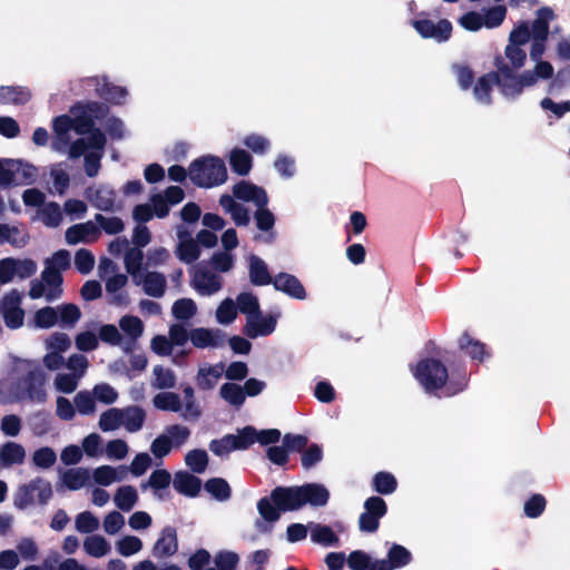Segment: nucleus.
Here are the masks:
<instances>
[{"label":"nucleus","instance_id":"obj_61","mask_svg":"<svg viewBox=\"0 0 570 570\" xmlns=\"http://www.w3.org/2000/svg\"><path fill=\"white\" fill-rule=\"evenodd\" d=\"M154 405L164 411L177 412L180 410L179 396L171 392H161L155 395Z\"/></svg>","mask_w":570,"mask_h":570},{"label":"nucleus","instance_id":"obj_37","mask_svg":"<svg viewBox=\"0 0 570 570\" xmlns=\"http://www.w3.org/2000/svg\"><path fill=\"white\" fill-rule=\"evenodd\" d=\"M49 176L52 181V189L58 195H63L70 185L68 165L66 163H56L49 167Z\"/></svg>","mask_w":570,"mask_h":570},{"label":"nucleus","instance_id":"obj_34","mask_svg":"<svg viewBox=\"0 0 570 570\" xmlns=\"http://www.w3.org/2000/svg\"><path fill=\"white\" fill-rule=\"evenodd\" d=\"M249 279L254 285L263 286L273 283L267 264L256 255L248 256Z\"/></svg>","mask_w":570,"mask_h":570},{"label":"nucleus","instance_id":"obj_46","mask_svg":"<svg viewBox=\"0 0 570 570\" xmlns=\"http://www.w3.org/2000/svg\"><path fill=\"white\" fill-rule=\"evenodd\" d=\"M229 164L233 171L245 176L252 169V156L244 149H233L229 155Z\"/></svg>","mask_w":570,"mask_h":570},{"label":"nucleus","instance_id":"obj_18","mask_svg":"<svg viewBox=\"0 0 570 570\" xmlns=\"http://www.w3.org/2000/svg\"><path fill=\"white\" fill-rule=\"evenodd\" d=\"M412 26L421 37L431 38L438 42L449 40L452 33V23L446 19L434 22L428 18H419L412 21Z\"/></svg>","mask_w":570,"mask_h":570},{"label":"nucleus","instance_id":"obj_26","mask_svg":"<svg viewBox=\"0 0 570 570\" xmlns=\"http://www.w3.org/2000/svg\"><path fill=\"white\" fill-rule=\"evenodd\" d=\"M273 285L277 291L284 292L291 297L304 299L306 292L299 279L287 273H279L275 276Z\"/></svg>","mask_w":570,"mask_h":570},{"label":"nucleus","instance_id":"obj_1","mask_svg":"<svg viewBox=\"0 0 570 570\" xmlns=\"http://www.w3.org/2000/svg\"><path fill=\"white\" fill-rule=\"evenodd\" d=\"M330 498L328 490L318 483H307L301 487L276 488L271 495L275 503L274 507L269 499L259 500L257 508L262 518L267 522H275L279 518V511L298 510L305 504L313 507H323Z\"/></svg>","mask_w":570,"mask_h":570},{"label":"nucleus","instance_id":"obj_24","mask_svg":"<svg viewBox=\"0 0 570 570\" xmlns=\"http://www.w3.org/2000/svg\"><path fill=\"white\" fill-rule=\"evenodd\" d=\"M234 197L244 202L253 203L257 207L267 205L266 191L249 181H239L233 187Z\"/></svg>","mask_w":570,"mask_h":570},{"label":"nucleus","instance_id":"obj_41","mask_svg":"<svg viewBox=\"0 0 570 570\" xmlns=\"http://www.w3.org/2000/svg\"><path fill=\"white\" fill-rule=\"evenodd\" d=\"M225 365L217 363L215 365H204L198 371L197 382L203 389H212L216 385L217 381L223 376Z\"/></svg>","mask_w":570,"mask_h":570},{"label":"nucleus","instance_id":"obj_57","mask_svg":"<svg viewBox=\"0 0 570 570\" xmlns=\"http://www.w3.org/2000/svg\"><path fill=\"white\" fill-rule=\"evenodd\" d=\"M197 306L190 298H181L174 303L171 312L177 321H189L195 316Z\"/></svg>","mask_w":570,"mask_h":570},{"label":"nucleus","instance_id":"obj_44","mask_svg":"<svg viewBox=\"0 0 570 570\" xmlns=\"http://www.w3.org/2000/svg\"><path fill=\"white\" fill-rule=\"evenodd\" d=\"M138 501L137 490L131 485H122L114 495L116 507L122 511H130Z\"/></svg>","mask_w":570,"mask_h":570},{"label":"nucleus","instance_id":"obj_2","mask_svg":"<svg viewBox=\"0 0 570 570\" xmlns=\"http://www.w3.org/2000/svg\"><path fill=\"white\" fill-rule=\"evenodd\" d=\"M106 107L98 102L77 105L71 109L73 118L67 115L58 116L52 121L53 139L51 148L59 154H68L72 145L70 132L73 130L78 135L90 134L94 126V119L102 116Z\"/></svg>","mask_w":570,"mask_h":570},{"label":"nucleus","instance_id":"obj_13","mask_svg":"<svg viewBox=\"0 0 570 570\" xmlns=\"http://www.w3.org/2000/svg\"><path fill=\"white\" fill-rule=\"evenodd\" d=\"M37 272V264L30 258L6 257L0 259V285L11 283L16 277L26 279Z\"/></svg>","mask_w":570,"mask_h":570},{"label":"nucleus","instance_id":"obj_49","mask_svg":"<svg viewBox=\"0 0 570 570\" xmlns=\"http://www.w3.org/2000/svg\"><path fill=\"white\" fill-rule=\"evenodd\" d=\"M219 395L228 404L240 407L245 402V393L240 385L235 383H225L219 389Z\"/></svg>","mask_w":570,"mask_h":570},{"label":"nucleus","instance_id":"obj_29","mask_svg":"<svg viewBox=\"0 0 570 570\" xmlns=\"http://www.w3.org/2000/svg\"><path fill=\"white\" fill-rule=\"evenodd\" d=\"M128 282L125 274H114L106 279V291L111 304L122 306L128 303V295L122 291Z\"/></svg>","mask_w":570,"mask_h":570},{"label":"nucleus","instance_id":"obj_43","mask_svg":"<svg viewBox=\"0 0 570 570\" xmlns=\"http://www.w3.org/2000/svg\"><path fill=\"white\" fill-rule=\"evenodd\" d=\"M38 218L47 227H58L62 222V210L59 204L55 202L46 203L38 210Z\"/></svg>","mask_w":570,"mask_h":570},{"label":"nucleus","instance_id":"obj_38","mask_svg":"<svg viewBox=\"0 0 570 570\" xmlns=\"http://www.w3.org/2000/svg\"><path fill=\"white\" fill-rule=\"evenodd\" d=\"M121 426L130 433L139 431L145 422L146 413L139 406H127L121 409Z\"/></svg>","mask_w":570,"mask_h":570},{"label":"nucleus","instance_id":"obj_21","mask_svg":"<svg viewBox=\"0 0 570 570\" xmlns=\"http://www.w3.org/2000/svg\"><path fill=\"white\" fill-rule=\"evenodd\" d=\"M22 294L17 289L6 293L0 299V313L4 321H23Z\"/></svg>","mask_w":570,"mask_h":570},{"label":"nucleus","instance_id":"obj_19","mask_svg":"<svg viewBox=\"0 0 570 570\" xmlns=\"http://www.w3.org/2000/svg\"><path fill=\"white\" fill-rule=\"evenodd\" d=\"M100 235L101 232L96 222L88 220L67 228L65 238L68 245H77L79 243L90 244L98 240Z\"/></svg>","mask_w":570,"mask_h":570},{"label":"nucleus","instance_id":"obj_15","mask_svg":"<svg viewBox=\"0 0 570 570\" xmlns=\"http://www.w3.org/2000/svg\"><path fill=\"white\" fill-rule=\"evenodd\" d=\"M29 370L28 377L23 381L24 389L18 391L13 395V400H30L32 402L42 403L46 400V391L43 389V379L41 372L33 368V364L29 361L22 362Z\"/></svg>","mask_w":570,"mask_h":570},{"label":"nucleus","instance_id":"obj_32","mask_svg":"<svg viewBox=\"0 0 570 570\" xmlns=\"http://www.w3.org/2000/svg\"><path fill=\"white\" fill-rule=\"evenodd\" d=\"M90 471L85 468L68 469L60 474L61 484L68 490L76 491L88 484Z\"/></svg>","mask_w":570,"mask_h":570},{"label":"nucleus","instance_id":"obj_3","mask_svg":"<svg viewBox=\"0 0 570 570\" xmlns=\"http://www.w3.org/2000/svg\"><path fill=\"white\" fill-rule=\"evenodd\" d=\"M413 375L429 393L442 390V395L451 396L461 392L466 386V376L463 375L460 383L453 380L446 384L448 371L436 360H423L413 368Z\"/></svg>","mask_w":570,"mask_h":570},{"label":"nucleus","instance_id":"obj_58","mask_svg":"<svg viewBox=\"0 0 570 570\" xmlns=\"http://www.w3.org/2000/svg\"><path fill=\"white\" fill-rule=\"evenodd\" d=\"M73 403L78 413L91 415L96 412V399L91 391H80L76 394Z\"/></svg>","mask_w":570,"mask_h":570},{"label":"nucleus","instance_id":"obj_20","mask_svg":"<svg viewBox=\"0 0 570 570\" xmlns=\"http://www.w3.org/2000/svg\"><path fill=\"white\" fill-rule=\"evenodd\" d=\"M81 312L75 304H61L57 307H43L36 313L35 321H79Z\"/></svg>","mask_w":570,"mask_h":570},{"label":"nucleus","instance_id":"obj_48","mask_svg":"<svg viewBox=\"0 0 570 570\" xmlns=\"http://www.w3.org/2000/svg\"><path fill=\"white\" fill-rule=\"evenodd\" d=\"M30 99V92L23 87H1L0 102L22 105Z\"/></svg>","mask_w":570,"mask_h":570},{"label":"nucleus","instance_id":"obj_4","mask_svg":"<svg viewBox=\"0 0 570 570\" xmlns=\"http://www.w3.org/2000/svg\"><path fill=\"white\" fill-rule=\"evenodd\" d=\"M106 137L99 129L90 131L87 138L72 141L69 148V158L77 159L85 156V171L89 177H96L100 170V160L104 155Z\"/></svg>","mask_w":570,"mask_h":570},{"label":"nucleus","instance_id":"obj_7","mask_svg":"<svg viewBox=\"0 0 570 570\" xmlns=\"http://www.w3.org/2000/svg\"><path fill=\"white\" fill-rule=\"evenodd\" d=\"M238 312L246 315L247 321H255L259 314L257 297L250 293H242L236 302L225 298L216 311V321H234Z\"/></svg>","mask_w":570,"mask_h":570},{"label":"nucleus","instance_id":"obj_33","mask_svg":"<svg viewBox=\"0 0 570 570\" xmlns=\"http://www.w3.org/2000/svg\"><path fill=\"white\" fill-rule=\"evenodd\" d=\"M219 204L225 210V213L232 216V219L237 226H246L250 216L248 210L240 204H238L233 196L223 195L219 199Z\"/></svg>","mask_w":570,"mask_h":570},{"label":"nucleus","instance_id":"obj_6","mask_svg":"<svg viewBox=\"0 0 570 570\" xmlns=\"http://www.w3.org/2000/svg\"><path fill=\"white\" fill-rule=\"evenodd\" d=\"M494 65L497 67L495 83L501 94L507 98H514L520 95L524 88L535 83V77L530 71L517 76L507 65L502 57H497Z\"/></svg>","mask_w":570,"mask_h":570},{"label":"nucleus","instance_id":"obj_42","mask_svg":"<svg viewBox=\"0 0 570 570\" xmlns=\"http://www.w3.org/2000/svg\"><path fill=\"white\" fill-rule=\"evenodd\" d=\"M144 253L141 248L130 247L124 256V264L131 279H136L145 269L142 268Z\"/></svg>","mask_w":570,"mask_h":570},{"label":"nucleus","instance_id":"obj_23","mask_svg":"<svg viewBox=\"0 0 570 570\" xmlns=\"http://www.w3.org/2000/svg\"><path fill=\"white\" fill-rule=\"evenodd\" d=\"M412 559L411 552L400 544H393L386 559L377 560L372 570H395L405 567Z\"/></svg>","mask_w":570,"mask_h":570},{"label":"nucleus","instance_id":"obj_27","mask_svg":"<svg viewBox=\"0 0 570 570\" xmlns=\"http://www.w3.org/2000/svg\"><path fill=\"white\" fill-rule=\"evenodd\" d=\"M29 242L27 229L20 225L0 224V245L9 244L16 248L24 247Z\"/></svg>","mask_w":570,"mask_h":570},{"label":"nucleus","instance_id":"obj_11","mask_svg":"<svg viewBox=\"0 0 570 570\" xmlns=\"http://www.w3.org/2000/svg\"><path fill=\"white\" fill-rule=\"evenodd\" d=\"M62 276L42 271L40 278L30 283L29 296L32 299L43 297L47 302H53L62 295Z\"/></svg>","mask_w":570,"mask_h":570},{"label":"nucleus","instance_id":"obj_31","mask_svg":"<svg viewBox=\"0 0 570 570\" xmlns=\"http://www.w3.org/2000/svg\"><path fill=\"white\" fill-rule=\"evenodd\" d=\"M126 473L127 470L124 466L115 468L110 465H101L90 472V478L92 476L97 484L108 487L115 482L122 481L126 476Z\"/></svg>","mask_w":570,"mask_h":570},{"label":"nucleus","instance_id":"obj_60","mask_svg":"<svg viewBox=\"0 0 570 570\" xmlns=\"http://www.w3.org/2000/svg\"><path fill=\"white\" fill-rule=\"evenodd\" d=\"M153 373V386L155 389H170L176 383V377L170 368L157 365L154 367Z\"/></svg>","mask_w":570,"mask_h":570},{"label":"nucleus","instance_id":"obj_5","mask_svg":"<svg viewBox=\"0 0 570 570\" xmlns=\"http://www.w3.org/2000/svg\"><path fill=\"white\" fill-rule=\"evenodd\" d=\"M190 180L199 187L218 186L227 179L224 161L218 157H204L195 160L188 171Z\"/></svg>","mask_w":570,"mask_h":570},{"label":"nucleus","instance_id":"obj_55","mask_svg":"<svg viewBox=\"0 0 570 570\" xmlns=\"http://www.w3.org/2000/svg\"><path fill=\"white\" fill-rule=\"evenodd\" d=\"M495 83V73L491 72L482 76L475 87L474 97L481 104H490V91L492 86Z\"/></svg>","mask_w":570,"mask_h":570},{"label":"nucleus","instance_id":"obj_22","mask_svg":"<svg viewBox=\"0 0 570 570\" xmlns=\"http://www.w3.org/2000/svg\"><path fill=\"white\" fill-rule=\"evenodd\" d=\"M132 282L141 286L144 292L153 297H161L167 286L165 275L158 272L145 271Z\"/></svg>","mask_w":570,"mask_h":570},{"label":"nucleus","instance_id":"obj_30","mask_svg":"<svg viewBox=\"0 0 570 570\" xmlns=\"http://www.w3.org/2000/svg\"><path fill=\"white\" fill-rule=\"evenodd\" d=\"M178 548L176 531L167 527L161 530L159 538L157 539L153 553L157 558H165L173 556Z\"/></svg>","mask_w":570,"mask_h":570},{"label":"nucleus","instance_id":"obj_36","mask_svg":"<svg viewBox=\"0 0 570 570\" xmlns=\"http://www.w3.org/2000/svg\"><path fill=\"white\" fill-rule=\"evenodd\" d=\"M83 551L92 558H104L111 551V544L101 534H90L82 542Z\"/></svg>","mask_w":570,"mask_h":570},{"label":"nucleus","instance_id":"obj_9","mask_svg":"<svg viewBox=\"0 0 570 570\" xmlns=\"http://www.w3.org/2000/svg\"><path fill=\"white\" fill-rule=\"evenodd\" d=\"M554 19L550 8H541L537 11V18L530 26L531 49L530 57L533 61L541 60L546 51V42L549 33V24Z\"/></svg>","mask_w":570,"mask_h":570},{"label":"nucleus","instance_id":"obj_17","mask_svg":"<svg viewBox=\"0 0 570 570\" xmlns=\"http://www.w3.org/2000/svg\"><path fill=\"white\" fill-rule=\"evenodd\" d=\"M365 511L360 515L358 525L363 532H375L380 519L386 513V503L380 497H371L364 503Z\"/></svg>","mask_w":570,"mask_h":570},{"label":"nucleus","instance_id":"obj_39","mask_svg":"<svg viewBox=\"0 0 570 570\" xmlns=\"http://www.w3.org/2000/svg\"><path fill=\"white\" fill-rule=\"evenodd\" d=\"M173 485L179 493L195 497L200 490L202 482L198 478L187 472H178L175 475Z\"/></svg>","mask_w":570,"mask_h":570},{"label":"nucleus","instance_id":"obj_51","mask_svg":"<svg viewBox=\"0 0 570 570\" xmlns=\"http://www.w3.org/2000/svg\"><path fill=\"white\" fill-rule=\"evenodd\" d=\"M459 345L462 351L474 360L483 361L487 355L484 345L469 334H464L460 337Z\"/></svg>","mask_w":570,"mask_h":570},{"label":"nucleus","instance_id":"obj_10","mask_svg":"<svg viewBox=\"0 0 570 570\" xmlns=\"http://www.w3.org/2000/svg\"><path fill=\"white\" fill-rule=\"evenodd\" d=\"M51 495V484L46 480L36 479L17 490L13 504L17 509L24 510L35 503L46 504Z\"/></svg>","mask_w":570,"mask_h":570},{"label":"nucleus","instance_id":"obj_54","mask_svg":"<svg viewBox=\"0 0 570 570\" xmlns=\"http://www.w3.org/2000/svg\"><path fill=\"white\" fill-rule=\"evenodd\" d=\"M98 95L112 104H120L127 96V90L122 87L114 86L106 80L97 88Z\"/></svg>","mask_w":570,"mask_h":570},{"label":"nucleus","instance_id":"obj_62","mask_svg":"<svg viewBox=\"0 0 570 570\" xmlns=\"http://www.w3.org/2000/svg\"><path fill=\"white\" fill-rule=\"evenodd\" d=\"M507 9L503 6H495L482 11L483 27L488 29L498 28L503 22Z\"/></svg>","mask_w":570,"mask_h":570},{"label":"nucleus","instance_id":"obj_12","mask_svg":"<svg viewBox=\"0 0 570 570\" xmlns=\"http://www.w3.org/2000/svg\"><path fill=\"white\" fill-rule=\"evenodd\" d=\"M528 41H530V24L521 22L511 31L505 47V57L515 69L521 68L525 62L527 55L521 46Z\"/></svg>","mask_w":570,"mask_h":570},{"label":"nucleus","instance_id":"obj_25","mask_svg":"<svg viewBox=\"0 0 570 570\" xmlns=\"http://www.w3.org/2000/svg\"><path fill=\"white\" fill-rule=\"evenodd\" d=\"M86 197L94 207L100 210L112 212L116 209V193L108 186L88 188Z\"/></svg>","mask_w":570,"mask_h":570},{"label":"nucleus","instance_id":"obj_64","mask_svg":"<svg viewBox=\"0 0 570 570\" xmlns=\"http://www.w3.org/2000/svg\"><path fill=\"white\" fill-rule=\"evenodd\" d=\"M126 524L125 517L118 511H110L102 521V529L108 535L117 534Z\"/></svg>","mask_w":570,"mask_h":570},{"label":"nucleus","instance_id":"obj_63","mask_svg":"<svg viewBox=\"0 0 570 570\" xmlns=\"http://www.w3.org/2000/svg\"><path fill=\"white\" fill-rule=\"evenodd\" d=\"M377 560L372 558L364 551H353L347 558V564L352 570H372Z\"/></svg>","mask_w":570,"mask_h":570},{"label":"nucleus","instance_id":"obj_47","mask_svg":"<svg viewBox=\"0 0 570 570\" xmlns=\"http://www.w3.org/2000/svg\"><path fill=\"white\" fill-rule=\"evenodd\" d=\"M70 266V253L66 249L56 252L45 261V272L61 275Z\"/></svg>","mask_w":570,"mask_h":570},{"label":"nucleus","instance_id":"obj_56","mask_svg":"<svg viewBox=\"0 0 570 570\" xmlns=\"http://www.w3.org/2000/svg\"><path fill=\"white\" fill-rule=\"evenodd\" d=\"M121 409L111 407L99 417V429L104 432L115 431L121 428Z\"/></svg>","mask_w":570,"mask_h":570},{"label":"nucleus","instance_id":"obj_40","mask_svg":"<svg viewBox=\"0 0 570 570\" xmlns=\"http://www.w3.org/2000/svg\"><path fill=\"white\" fill-rule=\"evenodd\" d=\"M11 166L14 167L13 185H30L35 183L38 176V169L36 166L18 159H14Z\"/></svg>","mask_w":570,"mask_h":570},{"label":"nucleus","instance_id":"obj_16","mask_svg":"<svg viewBox=\"0 0 570 570\" xmlns=\"http://www.w3.org/2000/svg\"><path fill=\"white\" fill-rule=\"evenodd\" d=\"M191 285L200 295L209 296L222 288L223 282L207 264L202 263L194 269Z\"/></svg>","mask_w":570,"mask_h":570},{"label":"nucleus","instance_id":"obj_50","mask_svg":"<svg viewBox=\"0 0 570 570\" xmlns=\"http://www.w3.org/2000/svg\"><path fill=\"white\" fill-rule=\"evenodd\" d=\"M116 550L122 557H131L141 551L142 541L136 535H124L116 541Z\"/></svg>","mask_w":570,"mask_h":570},{"label":"nucleus","instance_id":"obj_8","mask_svg":"<svg viewBox=\"0 0 570 570\" xmlns=\"http://www.w3.org/2000/svg\"><path fill=\"white\" fill-rule=\"evenodd\" d=\"M142 334V323H119V327L107 324L100 330V338L111 345H117L128 353L132 351L135 341Z\"/></svg>","mask_w":570,"mask_h":570},{"label":"nucleus","instance_id":"obj_45","mask_svg":"<svg viewBox=\"0 0 570 570\" xmlns=\"http://www.w3.org/2000/svg\"><path fill=\"white\" fill-rule=\"evenodd\" d=\"M179 245L177 248V256L184 263L195 262L199 255V246L196 240L185 238L183 233H179Z\"/></svg>","mask_w":570,"mask_h":570},{"label":"nucleus","instance_id":"obj_35","mask_svg":"<svg viewBox=\"0 0 570 570\" xmlns=\"http://www.w3.org/2000/svg\"><path fill=\"white\" fill-rule=\"evenodd\" d=\"M26 460V450L16 442H7L0 446V463L4 468L20 465Z\"/></svg>","mask_w":570,"mask_h":570},{"label":"nucleus","instance_id":"obj_52","mask_svg":"<svg viewBox=\"0 0 570 570\" xmlns=\"http://www.w3.org/2000/svg\"><path fill=\"white\" fill-rule=\"evenodd\" d=\"M311 539L312 541L326 547L336 546L338 542V538L334 531L330 527L323 524L312 525Z\"/></svg>","mask_w":570,"mask_h":570},{"label":"nucleus","instance_id":"obj_59","mask_svg":"<svg viewBox=\"0 0 570 570\" xmlns=\"http://www.w3.org/2000/svg\"><path fill=\"white\" fill-rule=\"evenodd\" d=\"M95 222L100 228V232L104 230L109 235L119 234L124 230L125 225L119 217L115 216H104L101 214L95 215Z\"/></svg>","mask_w":570,"mask_h":570},{"label":"nucleus","instance_id":"obj_28","mask_svg":"<svg viewBox=\"0 0 570 570\" xmlns=\"http://www.w3.org/2000/svg\"><path fill=\"white\" fill-rule=\"evenodd\" d=\"M190 341L198 348L218 347L224 344L225 336L217 330L200 327L190 332Z\"/></svg>","mask_w":570,"mask_h":570},{"label":"nucleus","instance_id":"obj_14","mask_svg":"<svg viewBox=\"0 0 570 570\" xmlns=\"http://www.w3.org/2000/svg\"><path fill=\"white\" fill-rule=\"evenodd\" d=\"M254 432L250 426L244 428L237 434H228L220 440L212 441L209 449L216 455L223 456L234 450H245L254 444Z\"/></svg>","mask_w":570,"mask_h":570},{"label":"nucleus","instance_id":"obj_53","mask_svg":"<svg viewBox=\"0 0 570 570\" xmlns=\"http://www.w3.org/2000/svg\"><path fill=\"white\" fill-rule=\"evenodd\" d=\"M99 527V519L90 511L80 512L75 518V528L80 533L95 534Z\"/></svg>","mask_w":570,"mask_h":570}]
</instances>
